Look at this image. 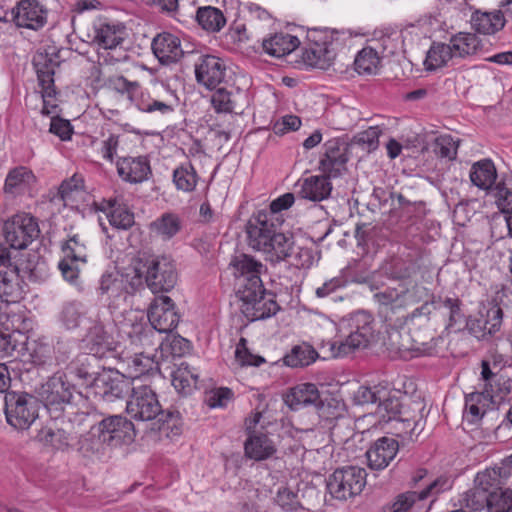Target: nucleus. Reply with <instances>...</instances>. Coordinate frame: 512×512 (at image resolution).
Wrapping results in <instances>:
<instances>
[{"label":"nucleus","mask_w":512,"mask_h":512,"mask_svg":"<svg viewBox=\"0 0 512 512\" xmlns=\"http://www.w3.org/2000/svg\"><path fill=\"white\" fill-rule=\"evenodd\" d=\"M35 182L36 177L31 169L17 166L8 172L3 190L6 194L16 196L30 189Z\"/></svg>","instance_id":"nucleus-32"},{"label":"nucleus","mask_w":512,"mask_h":512,"mask_svg":"<svg viewBox=\"0 0 512 512\" xmlns=\"http://www.w3.org/2000/svg\"><path fill=\"white\" fill-rule=\"evenodd\" d=\"M129 367L132 369L136 377L149 373L154 369H159L158 364L154 361V358L146 355L144 351L135 352L134 356L131 358Z\"/></svg>","instance_id":"nucleus-62"},{"label":"nucleus","mask_w":512,"mask_h":512,"mask_svg":"<svg viewBox=\"0 0 512 512\" xmlns=\"http://www.w3.org/2000/svg\"><path fill=\"white\" fill-rule=\"evenodd\" d=\"M147 318L157 332L169 333L177 327L180 316L174 301L169 296L160 295L151 302Z\"/></svg>","instance_id":"nucleus-16"},{"label":"nucleus","mask_w":512,"mask_h":512,"mask_svg":"<svg viewBox=\"0 0 512 512\" xmlns=\"http://www.w3.org/2000/svg\"><path fill=\"white\" fill-rule=\"evenodd\" d=\"M367 473L358 466L336 469L327 480V489L333 498L347 500L359 495L366 485Z\"/></svg>","instance_id":"nucleus-10"},{"label":"nucleus","mask_w":512,"mask_h":512,"mask_svg":"<svg viewBox=\"0 0 512 512\" xmlns=\"http://www.w3.org/2000/svg\"><path fill=\"white\" fill-rule=\"evenodd\" d=\"M123 40V28L120 25L104 22L95 28L94 42L103 49H113Z\"/></svg>","instance_id":"nucleus-44"},{"label":"nucleus","mask_w":512,"mask_h":512,"mask_svg":"<svg viewBox=\"0 0 512 512\" xmlns=\"http://www.w3.org/2000/svg\"><path fill=\"white\" fill-rule=\"evenodd\" d=\"M128 414L141 421L157 420L168 428H175L180 423V413L176 410H163L155 391L141 385L131 389V395L127 401Z\"/></svg>","instance_id":"nucleus-4"},{"label":"nucleus","mask_w":512,"mask_h":512,"mask_svg":"<svg viewBox=\"0 0 512 512\" xmlns=\"http://www.w3.org/2000/svg\"><path fill=\"white\" fill-rule=\"evenodd\" d=\"M98 358L93 357L89 353L79 354L71 363L68 365V370L71 374L77 378L84 380L93 386L96 377L100 372L94 369L93 363Z\"/></svg>","instance_id":"nucleus-46"},{"label":"nucleus","mask_w":512,"mask_h":512,"mask_svg":"<svg viewBox=\"0 0 512 512\" xmlns=\"http://www.w3.org/2000/svg\"><path fill=\"white\" fill-rule=\"evenodd\" d=\"M95 425L102 441L110 447L131 444L136 436L133 422L120 415L105 417Z\"/></svg>","instance_id":"nucleus-15"},{"label":"nucleus","mask_w":512,"mask_h":512,"mask_svg":"<svg viewBox=\"0 0 512 512\" xmlns=\"http://www.w3.org/2000/svg\"><path fill=\"white\" fill-rule=\"evenodd\" d=\"M92 388L107 401L123 398L132 389L130 382L124 379L123 375L111 369H103L96 377Z\"/></svg>","instance_id":"nucleus-20"},{"label":"nucleus","mask_w":512,"mask_h":512,"mask_svg":"<svg viewBox=\"0 0 512 512\" xmlns=\"http://www.w3.org/2000/svg\"><path fill=\"white\" fill-rule=\"evenodd\" d=\"M117 172L124 181L129 183H142L152 174L150 162L146 156L119 159Z\"/></svg>","instance_id":"nucleus-26"},{"label":"nucleus","mask_w":512,"mask_h":512,"mask_svg":"<svg viewBox=\"0 0 512 512\" xmlns=\"http://www.w3.org/2000/svg\"><path fill=\"white\" fill-rule=\"evenodd\" d=\"M200 177L191 162H185L173 170L172 181L177 190L190 193L196 189Z\"/></svg>","instance_id":"nucleus-45"},{"label":"nucleus","mask_w":512,"mask_h":512,"mask_svg":"<svg viewBox=\"0 0 512 512\" xmlns=\"http://www.w3.org/2000/svg\"><path fill=\"white\" fill-rule=\"evenodd\" d=\"M458 144L449 134L438 136L433 144V152L440 158L453 160L457 155Z\"/></svg>","instance_id":"nucleus-60"},{"label":"nucleus","mask_w":512,"mask_h":512,"mask_svg":"<svg viewBox=\"0 0 512 512\" xmlns=\"http://www.w3.org/2000/svg\"><path fill=\"white\" fill-rule=\"evenodd\" d=\"M425 500L420 491H406L397 495L393 502L388 504L385 512H408L417 502Z\"/></svg>","instance_id":"nucleus-55"},{"label":"nucleus","mask_w":512,"mask_h":512,"mask_svg":"<svg viewBox=\"0 0 512 512\" xmlns=\"http://www.w3.org/2000/svg\"><path fill=\"white\" fill-rule=\"evenodd\" d=\"M300 45L297 36L288 33H275L262 42L265 53L273 57H283L293 52Z\"/></svg>","instance_id":"nucleus-35"},{"label":"nucleus","mask_w":512,"mask_h":512,"mask_svg":"<svg viewBox=\"0 0 512 512\" xmlns=\"http://www.w3.org/2000/svg\"><path fill=\"white\" fill-rule=\"evenodd\" d=\"M455 59H467L482 49L480 38L470 32H458L449 39Z\"/></svg>","instance_id":"nucleus-33"},{"label":"nucleus","mask_w":512,"mask_h":512,"mask_svg":"<svg viewBox=\"0 0 512 512\" xmlns=\"http://www.w3.org/2000/svg\"><path fill=\"white\" fill-rule=\"evenodd\" d=\"M198 84L209 90L216 89L226 77L224 61L213 55H201L194 65Z\"/></svg>","instance_id":"nucleus-19"},{"label":"nucleus","mask_w":512,"mask_h":512,"mask_svg":"<svg viewBox=\"0 0 512 512\" xmlns=\"http://www.w3.org/2000/svg\"><path fill=\"white\" fill-rule=\"evenodd\" d=\"M74 386L62 372L53 374L42 384L39 396L51 417L58 419L68 405L72 403Z\"/></svg>","instance_id":"nucleus-9"},{"label":"nucleus","mask_w":512,"mask_h":512,"mask_svg":"<svg viewBox=\"0 0 512 512\" xmlns=\"http://www.w3.org/2000/svg\"><path fill=\"white\" fill-rule=\"evenodd\" d=\"M385 392L386 395L384 397L381 396L377 401L376 413L382 422L389 423L395 417L402 414L401 402L396 392L391 390L387 383H385Z\"/></svg>","instance_id":"nucleus-48"},{"label":"nucleus","mask_w":512,"mask_h":512,"mask_svg":"<svg viewBox=\"0 0 512 512\" xmlns=\"http://www.w3.org/2000/svg\"><path fill=\"white\" fill-rule=\"evenodd\" d=\"M83 343L88 353L98 359L113 354L118 345L113 335L100 322H94L88 328Z\"/></svg>","instance_id":"nucleus-21"},{"label":"nucleus","mask_w":512,"mask_h":512,"mask_svg":"<svg viewBox=\"0 0 512 512\" xmlns=\"http://www.w3.org/2000/svg\"><path fill=\"white\" fill-rule=\"evenodd\" d=\"M99 291L102 295H107L110 307H117L120 302L128 299L124 276L116 270L107 271L101 276Z\"/></svg>","instance_id":"nucleus-28"},{"label":"nucleus","mask_w":512,"mask_h":512,"mask_svg":"<svg viewBox=\"0 0 512 512\" xmlns=\"http://www.w3.org/2000/svg\"><path fill=\"white\" fill-rule=\"evenodd\" d=\"M507 12L508 9L505 11L495 10L492 12L476 11L471 17L472 28L480 34H495L504 28L506 23L504 14Z\"/></svg>","instance_id":"nucleus-30"},{"label":"nucleus","mask_w":512,"mask_h":512,"mask_svg":"<svg viewBox=\"0 0 512 512\" xmlns=\"http://www.w3.org/2000/svg\"><path fill=\"white\" fill-rule=\"evenodd\" d=\"M236 295L241 301L240 310L249 321L270 318L280 310L276 295L264 286L252 290L244 287Z\"/></svg>","instance_id":"nucleus-8"},{"label":"nucleus","mask_w":512,"mask_h":512,"mask_svg":"<svg viewBox=\"0 0 512 512\" xmlns=\"http://www.w3.org/2000/svg\"><path fill=\"white\" fill-rule=\"evenodd\" d=\"M47 9L38 0H21L11 10L17 27L39 30L47 23Z\"/></svg>","instance_id":"nucleus-18"},{"label":"nucleus","mask_w":512,"mask_h":512,"mask_svg":"<svg viewBox=\"0 0 512 512\" xmlns=\"http://www.w3.org/2000/svg\"><path fill=\"white\" fill-rule=\"evenodd\" d=\"M236 361L241 366H255L258 367L265 362L262 356L254 355L247 347V340L243 337L240 338L235 349Z\"/></svg>","instance_id":"nucleus-63"},{"label":"nucleus","mask_w":512,"mask_h":512,"mask_svg":"<svg viewBox=\"0 0 512 512\" xmlns=\"http://www.w3.org/2000/svg\"><path fill=\"white\" fill-rule=\"evenodd\" d=\"M65 257L80 261L82 264L87 261V247L85 239L79 234H74L62 246Z\"/></svg>","instance_id":"nucleus-57"},{"label":"nucleus","mask_w":512,"mask_h":512,"mask_svg":"<svg viewBox=\"0 0 512 512\" xmlns=\"http://www.w3.org/2000/svg\"><path fill=\"white\" fill-rule=\"evenodd\" d=\"M96 425H91L90 430L79 439L78 451L83 457L93 459L99 458L104 453L105 441L97 431Z\"/></svg>","instance_id":"nucleus-47"},{"label":"nucleus","mask_w":512,"mask_h":512,"mask_svg":"<svg viewBox=\"0 0 512 512\" xmlns=\"http://www.w3.org/2000/svg\"><path fill=\"white\" fill-rule=\"evenodd\" d=\"M263 219H266L263 216ZM281 225L267 220L252 221L247 224L249 245L264 254L265 260L277 264L287 260L288 252L293 248L294 237L280 231Z\"/></svg>","instance_id":"nucleus-3"},{"label":"nucleus","mask_w":512,"mask_h":512,"mask_svg":"<svg viewBox=\"0 0 512 512\" xmlns=\"http://www.w3.org/2000/svg\"><path fill=\"white\" fill-rule=\"evenodd\" d=\"M287 260L298 269H309L315 262V252L312 247L296 245L293 239V248L288 252Z\"/></svg>","instance_id":"nucleus-53"},{"label":"nucleus","mask_w":512,"mask_h":512,"mask_svg":"<svg viewBox=\"0 0 512 512\" xmlns=\"http://www.w3.org/2000/svg\"><path fill=\"white\" fill-rule=\"evenodd\" d=\"M61 320L67 329H74L85 320V314L79 304L68 303L62 310Z\"/></svg>","instance_id":"nucleus-64"},{"label":"nucleus","mask_w":512,"mask_h":512,"mask_svg":"<svg viewBox=\"0 0 512 512\" xmlns=\"http://www.w3.org/2000/svg\"><path fill=\"white\" fill-rule=\"evenodd\" d=\"M233 93L226 88H218L211 96V104L217 113H232L235 108Z\"/></svg>","instance_id":"nucleus-59"},{"label":"nucleus","mask_w":512,"mask_h":512,"mask_svg":"<svg viewBox=\"0 0 512 512\" xmlns=\"http://www.w3.org/2000/svg\"><path fill=\"white\" fill-rule=\"evenodd\" d=\"M245 455L255 461L265 460L271 457L276 448L273 441L265 433H253L244 443Z\"/></svg>","instance_id":"nucleus-36"},{"label":"nucleus","mask_w":512,"mask_h":512,"mask_svg":"<svg viewBox=\"0 0 512 512\" xmlns=\"http://www.w3.org/2000/svg\"><path fill=\"white\" fill-rule=\"evenodd\" d=\"M137 271L144 273L146 286L153 293L170 291L178 279L173 260L166 256L143 254L137 257Z\"/></svg>","instance_id":"nucleus-6"},{"label":"nucleus","mask_w":512,"mask_h":512,"mask_svg":"<svg viewBox=\"0 0 512 512\" xmlns=\"http://www.w3.org/2000/svg\"><path fill=\"white\" fill-rule=\"evenodd\" d=\"M473 185L482 190H488L495 183L497 172L494 163L490 159L475 162L469 173Z\"/></svg>","instance_id":"nucleus-41"},{"label":"nucleus","mask_w":512,"mask_h":512,"mask_svg":"<svg viewBox=\"0 0 512 512\" xmlns=\"http://www.w3.org/2000/svg\"><path fill=\"white\" fill-rule=\"evenodd\" d=\"M230 266L236 279V294H239L240 290L244 289V287L251 288L252 290L260 289L264 286L261 275L267 269L261 261L253 256L247 254L237 255L231 260Z\"/></svg>","instance_id":"nucleus-14"},{"label":"nucleus","mask_w":512,"mask_h":512,"mask_svg":"<svg viewBox=\"0 0 512 512\" xmlns=\"http://www.w3.org/2000/svg\"><path fill=\"white\" fill-rule=\"evenodd\" d=\"M379 273L391 280L404 281L411 277L412 266L400 257H391L382 262Z\"/></svg>","instance_id":"nucleus-49"},{"label":"nucleus","mask_w":512,"mask_h":512,"mask_svg":"<svg viewBox=\"0 0 512 512\" xmlns=\"http://www.w3.org/2000/svg\"><path fill=\"white\" fill-rule=\"evenodd\" d=\"M95 209L106 214L111 226L127 230L134 224V213L119 196L102 199L94 203Z\"/></svg>","instance_id":"nucleus-23"},{"label":"nucleus","mask_w":512,"mask_h":512,"mask_svg":"<svg viewBox=\"0 0 512 512\" xmlns=\"http://www.w3.org/2000/svg\"><path fill=\"white\" fill-rule=\"evenodd\" d=\"M480 316L484 319V329H487L491 336L500 330L503 320V310L498 304L491 305L486 309L485 313H480Z\"/></svg>","instance_id":"nucleus-61"},{"label":"nucleus","mask_w":512,"mask_h":512,"mask_svg":"<svg viewBox=\"0 0 512 512\" xmlns=\"http://www.w3.org/2000/svg\"><path fill=\"white\" fill-rule=\"evenodd\" d=\"M339 32L328 28H312L307 31V47L302 52L305 65L328 69L336 58Z\"/></svg>","instance_id":"nucleus-5"},{"label":"nucleus","mask_w":512,"mask_h":512,"mask_svg":"<svg viewBox=\"0 0 512 512\" xmlns=\"http://www.w3.org/2000/svg\"><path fill=\"white\" fill-rule=\"evenodd\" d=\"M323 154L319 161V169L329 178L341 176L346 171L348 162V148L338 138L326 141L323 145Z\"/></svg>","instance_id":"nucleus-17"},{"label":"nucleus","mask_w":512,"mask_h":512,"mask_svg":"<svg viewBox=\"0 0 512 512\" xmlns=\"http://www.w3.org/2000/svg\"><path fill=\"white\" fill-rule=\"evenodd\" d=\"M380 64V57L376 47L368 46L364 47L358 52L354 65L355 70L359 74L371 75L376 73Z\"/></svg>","instance_id":"nucleus-52"},{"label":"nucleus","mask_w":512,"mask_h":512,"mask_svg":"<svg viewBox=\"0 0 512 512\" xmlns=\"http://www.w3.org/2000/svg\"><path fill=\"white\" fill-rule=\"evenodd\" d=\"M320 392L314 383H300L291 387L284 395L285 404L292 411H299L320 402Z\"/></svg>","instance_id":"nucleus-25"},{"label":"nucleus","mask_w":512,"mask_h":512,"mask_svg":"<svg viewBox=\"0 0 512 512\" xmlns=\"http://www.w3.org/2000/svg\"><path fill=\"white\" fill-rule=\"evenodd\" d=\"M489 493L486 494L476 484L460 495L459 503L463 508L471 511H480L487 507Z\"/></svg>","instance_id":"nucleus-54"},{"label":"nucleus","mask_w":512,"mask_h":512,"mask_svg":"<svg viewBox=\"0 0 512 512\" xmlns=\"http://www.w3.org/2000/svg\"><path fill=\"white\" fill-rule=\"evenodd\" d=\"M107 85L115 92L126 95L144 113L167 115L173 113L180 104L176 91L163 83L155 84L150 91L141 92L140 95V84L137 81H129L122 75L110 77Z\"/></svg>","instance_id":"nucleus-2"},{"label":"nucleus","mask_w":512,"mask_h":512,"mask_svg":"<svg viewBox=\"0 0 512 512\" xmlns=\"http://www.w3.org/2000/svg\"><path fill=\"white\" fill-rule=\"evenodd\" d=\"M119 332L134 348L153 349L156 351V329L148 319L139 316L136 312L129 311L119 324Z\"/></svg>","instance_id":"nucleus-12"},{"label":"nucleus","mask_w":512,"mask_h":512,"mask_svg":"<svg viewBox=\"0 0 512 512\" xmlns=\"http://www.w3.org/2000/svg\"><path fill=\"white\" fill-rule=\"evenodd\" d=\"M196 20L204 30L211 32L220 31L226 24L222 11L212 6L198 8Z\"/></svg>","instance_id":"nucleus-51"},{"label":"nucleus","mask_w":512,"mask_h":512,"mask_svg":"<svg viewBox=\"0 0 512 512\" xmlns=\"http://www.w3.org/2000/svg\"><path fill=\"white\" fill-rule=\"evenodd\" d=\"M454 59L449 42H433L426 53L424 66L427 71H435L447 66L448 62Z\"/></svg>","instance_id":"nucleus-43"},{"label":"nucleus","mask_w":512,"mask_h":512,"mask_svg":"<svg viewBox=\"0 0 512 512\" xmlns=\"http://www.w3.org/2000/svg\"><path fill=\"white\" fill-rule=\"evenodd\" d=\"M60 61L55 53L38 52L33 58L39 86L45 89L46 96H56L54 75Z\"/></svg>","instance_id":"nucleus-24"},{"label":"nucleus","mask_w":512,"mask_h":512,"mask_svg":"<svg viewBox=\"0 0 512 512\" xmlns=\"http://www.w3.org/2000/svg\"><path fill=\"white\" fill-rule=\"evenodd\" d=\"M21 297L19 274L16 266L0 269V302H16Z\"/></svg>","instance_id":"nucleus-37"},{"label":"nucleus","mask_w":512,"mask_h":512,"mask_svg":"<svg viewBox=\"0 0 512 512\" xmlns=\"http://www.w3.org/2000/svg\"><path fill=\"white\" fill-rule=\"evenodd\" d=\"M400 444L391 437H381L374 441L367 449L365 456L368 467L372 470H384L394 460Z\"/></svg>","instance_id":"nucleus-22"},{"label":"nucleus","mask_w":512,"mask_h":512,"mask_svg":"<svg viewBox=\"0 0 512 512\" xmlns=\"http://www.w3.org/2000/svg\"><path fill=\"white\" fill-rule=\"evenodd\" d=\"M150 231L164 241L172 239L182 229V220L172 212L163 213L149 225Z\"/></svg>","instance_id":"nucleus-40"},{"label":"nucleus","mask_w":512,"mask_h":512,"mask_svg":"<svg viewBox=\"0 0 512 512\" xmlns=\"http://www.w3.org/2000/svg\"><path fill=\"white\" fill-rule=\"evenodd\" d=\"M476 484L486 494H492L503 489L505 486H512V481L509 480L502 466L485 469L478 472L474 479Z\"/></svg>","instance_id":"nucleus-34"},{"label":"nucleus","mask_w":512,"mask_h":512,"mask_svg":"<svg viewBox=\"0 0 512 512\" xmlns=\"http://www.w3.org/2000/svg\"><path fill=\"white\" fill-rule=\"evenodd\" d=\"M39 401L26 392H6L4 412L6 421L15 429H28L38 417Z\"/></svg>","instance_id":"nucleus-7"},{"label":"nucleus","mask_w":512,"mask_h":512,"mask_svg":"<svg viewBox=\"0 0 512 512\" xmlns=\"http://www.w3.org/2000/svg\"><path fill=\"white\" fill-rule=\"evenodd\" d=\"M511 486L497 492L490 493L487 503L488 512H511L512 511V489Z\"/></svg>","instance_id":"nucleus-56"},{"label":"nucleus","mask_w":512,"mask_h":512,"mask_svg":"<svg viewBox=\"0 0 512 512\" xmlns=\"http://www.w3.org/2000/svg\"><path fill=\"white\" fill-rule=\"evenodd\" d=\"M332 191L330 178L326 175H312L300 182L299 195L303 199L320 202L327 199Z\"/></svg>","instance_id":"nucleus-29"},{"label":"nucleus","mask_w":512,"mask_h":512,"mask_svg":"<svg viewBox=\"0 0 512 512\" xmlns=\"http://www.w3.org/2000/svg\"><path fill=\"white\" fill-rule=\"evenodd\" d=\"M315 408L317 409L318 415L321 419L330 423L336 421V423L330 427L332 435H337L340 426L339 422H342L343 424L348 422L344 417L346 412L345 403L334 397H328L325 399L320 398V402L317 403Z\"/></svg>","instance_id":"nucleus-31"},{"label":"nucleus","mask_w":512,"mask_h":512,"mask_svg":"<svg viewBox=\"0 0 512 512\" xmlns=\"http://www.w3.org/2000/svg\"><path fill=\"white\" fill-rule=\"evenodd\" d=\"M3 235L6 243L13 249H25L39 236L37 220L26 213H19L3 224Z\"/></svg>","instance_id":"nucleus-13"},{"label":"nucleus","mask_w":512,"mask_h":512,"mask_svg":"<svg viewBox=\"0 0 512 512\" xmlns=\"http://www.w3.org/2000/svg\"><path fill=\"white\" fill-rule=\"evenodd\" d=\"M385 395V383H379L373 387L360 386L354 392L353 401L357 405L376 404L378 399Z\"/></svg>","instance_id":"nucleus-58"},{"label":"nucleus","mask_w":512,"mask_h":512,"mask_svg":"<svg viewBox=\"0 0 512 512\" xmlns=\"http://www.w3.org/2000/svg\"><path fill=\"white\" fill-rule=\"evenodd\" d=\"M352 331L344 341H341L336 349V343L332 344V352L336 357L346 356L356 349L365 348L373 338V316L366 311L355 312L351 316Z\"/></svg>","instance_id":"nucleus-11"},{"label":"nucleus","mask_w":512,"mask_h":512,"mask_svg":"<svg viewBox=\"0 0 512 512\" xmlns=\"http://www.w3.org/2000/svg\"><path fill=\"white\" fill-rule=\"evenodd\" d=\"M295 196L293 193H285L276 199H274L270 205L269 209L260 210L255 213L250 220L252 221H264L263 216L266 218L267 223L272 222L275 225H282L284 219L280 215L282 211L288 210L294 203Z\"/></svg>","instance_id":"nucleus-39"},{"label":"nucleus","mask_w":512,"mask_h":512,"mask_svg":"<svg viewBox=\"0 0 512 512\" xmlns=\"http://www.w3.org/2000/svg\"><path fill=\"white\" fill-rule=\"evenodd\" d=\"M151 46L154 55L163 64L176 62L183 56L180 39L168 32L158 34Z\"/></svg>","instance_id":"nucleus-27"},{"label":"nucleus","mask_w":512,"mask_h":512,"mask_svg":"<svg viewBox=\"0 0 512 512\" xmlns=\"http://www.w3.org/2000/svg\"><path fill=\"white\" fill-rule=\"evenodd\" d=\"M389 423L392 424V429L396 437L404 441H413L418 437L424 427L423 418L421 416L417 418L404 417L403 413L395 417Z\"/></svg>","instance_id":"nucleus-42"},{"label":"nucleus","mask_w":512,"mask_h":512,"mask_svg":"<svg viewBox=\"0 0 512 512\" xmlns=\"http://www.w3.org/2000/svg\"><path fill=\"white\" fill-rule=\"evenodd\" d=\"M399 287L386 288L375 293L373 298L378 304L379 316L392 328L389 335L392 348L401 352L408 348L395 341V338L400 337L397 328L406 325V309L421 301L426 296L427 289L412 282Z\"/></svg>","instance_id":"nucleus-1"},{"label":"nucleus","mask_w":512,"mask_h":512,"mask_svg":"<svg viewBox=\"0 0 512 512\" xmlns=\"http://www.w3.org/2000/svg\"><path fill=\"white\" fill-rule=\"evenodd\" d=\"M318 357V352L311 345L302 343L292 348L284 357V363L292 368L305 367L315 362Z\"/></svg>","instance_id":"nucleus-50"},{"label":"nucleus","mask_w":512,"mask_h":512,"mask_svg":"<svg viewBox=\"0 0 512 512\" xmlns=\"http://www.w3.org/2000/svg\"><path fill=\"white\" fill-rule=\"evenodd\" d=\"M436 301L438 308H443L446 310V315L448 318L446 329L452 332L463 331L467 317L465 316L462 309V301L457 297L448 296H439Z\"/></svg>","instance_id":"nucleus-38"}]
</instances>
